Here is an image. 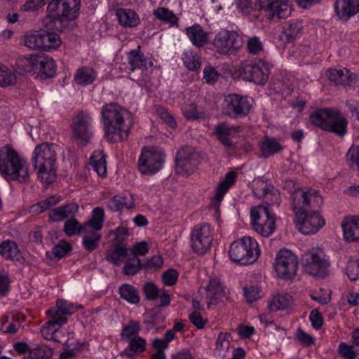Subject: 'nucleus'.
Here are the masks:
<instances>
[{
    "mask_svg": "<svg viewBox=\"0 0 359 359\" xmlns=\"http://www.w3.org/2000/svg\"><path fill=\"white\" fill-rule=\"evenodd\" d=\"M83 306L74 304L73 303L63 299H58L56 302V309H48L46 314H73L76 312L83 313Z\"/></svg>",
    "mask_w": 359,
    "mask_h": 359,
    "instance_id": "nucleus-26",
    "label": "nucleus"
},
{
    "mask_svg": "<svg viewBox=\"0 0 359 359\" xmlns=\"http://www.w3.org/2000/svg\"><path fill=\"white\" fill-rule=\"evenodd\" d=\"M346 159L351 167L356 165L359 170V147H351L346 153Z\"/></svg>",
    "mask_w": 359,
    "mask_h": 359,
    "instance_id": "nucleus-63",
    "label": "nucleus"
},
{
    "mask_svg": "<svg viewBox=\"0 0 359 359\" xmlns=\"http://www.w3.org/2000/svg\"><path fill=\"white\" fill-rule=\"evenodd\" d=\"M60 201V197L51 196L30 207L29 211L33 215H38L56 205Z\"/></svg>",
    "mask_w": 359,
    "mask_h": 359,
    "instance_id": "nucleus-43",
    "label": "nucleus"
},
{
    "mask_svg": "<svg viewBox=\"0 0 359 359\" xmlns=\"http://www.w3.org/2000/svg\"><path fill=\"white\" fill-rule=\"evenodd\" d=\"M346 274L351 281L359 279V259L349 260L346 268Z\"/></svg>",
    "mask_w": 359,
    "mask_h": 359,
    "instance_id": "nucleus-58",
    "label": "nucleus"
},
{
    "mask_svg": "<svg viewBox=\"0 0 359 359\" xmlns=\"http://www.w3.org/2000/svg\"><path fill=\"white\" fill-rule=\"evenodd\" d=\"M92 118L90 114L80 111L73 120V137L81 144L86 143L92 136Z\"/></svg>",
    "mask_w": 359,
    "mask_h": 359,
    "instance_id": "nucleus-20",
    "label": "nucleus"
},
{
    "mask_svg": "<svg viewBox=\"0 0 359 359\" xmlns=\"http://www.w3.org/2000/svg\"><path fill=\"white\" fill-rule=\"evenodd\" d=\"M80 0H52L48 5V15L60 22L75 20L80 10Z\"/></svg>",
    "mask_w": 359,
    "mask_h": 359,
    "instance_id": "nucleus-11",
    "label": "nucleus"
},
{
    "mask_svg": "<svg viewBox=\"0 0 359 359\" xmlns=\"http://www.w3.org/2000/svg\"><path fill=\"white\" fill-rule=\"evenodd\" d=\"M231 334L229 332H220L215 342L216 351L221 356H225L229 349V339Z\"/></svg>",
    "mask_w": 359,
    "mask_h": 359,
    "instance_id": "nucleus-50",
    "label": "nucleus"
},
{
    "mask_svg": "<svg viewBox=\"0 0 359 359\" xmlns=\"http://www.w3.org/2000/svg\"><path fill=\"white\" fill-rule=\"evenodd\" d=\"M134 200L133 195L126 193L122 195L114 196L108 201V208L114 212L118 211L122 208H133L134 207Z\"/></svg>",
    "mask_w": 359,
    "mask_h": 359,
    "instance_id": "nucleus-27",
    "label": "nucleus"
},
{
    "mask_svg": "<svg viewBox=\"0 0 359 359\" xmlns=\"http://www.w3.org/2000/svg\"><path fill=\"white\" fill-rule=\"evenodd\" d=\"M242 38L233 31L222 30L213 40V46L219 54L231 55L242 46Z\"/></svg>",
    "mask_w": 359,
    "mask_h": 359,
    "instance_id": "nucleus-16",
    "label": "nucleus"
},
{
    "mask_svg": "<svg viewBox=\"0 0 359 359\" xmlns=\"http://www.w3.org/2000/svg\"><path fill=\"white\" fill-rule=\"evenodd\" d=\"M53 355V350L46 345H37L29 351L30 359H48Z\"/></svg>",
    "mask_w": 359,
    "mask_h": 359,
    "instance_id": "nucleus-53",
    "label": "nucleus"
},
{
    "mask_svg": "<svg viewBox=\"0 0 359 359\" xmlns=\"http://www.w3.org/2000/svg\"><path fill=\"white\" fill-rule=\"evenodd\" d=\"M198 294L199 299L192 301V306L194 311L191 314H197L198 311L206 312L212 311V307L216 306L226 297L224 288L219 279L217 278H211L208 285L198 289Z\"/></svg>",
    "mask_w": 359,
    "mask_h": 359,
    "instance_id": "nucleus-5",
    "label": "nucleus"
},
{
    "mask_svg": "<svg viewBox=\"0 0 359 359\" xmlns=\"http://www.w3.org/2000/svg\"><path fill=\"white\" fill-rule=\"evenodd\" d=\"M270 65L262 60L257 62L245 61L238 69L240 76L245 81L264 85L269 79Z\"/></svg>",
    "mask_w": 359,
    "mask_h": 359,
    "instance_id": "nucleus-9",
    "label": "nucleus"
},
{
    "mask_svg": "<svg viewBox=\"0 0 359 359\" xmlns=\"http://www.w3.org/2000/svg\"><path fill=\"white\" fill-rule=\"evenodd\" d=\"M252 190L254 196L262 200L261 205L279 206L281 203L280 191L264 177L255 178L252 181Z\"/></svg>",
    "mask_w": 359,
    "mask_h": 359,
    "instance_id": "nucleus-10",
    "label": "nucleus"
},
{
    "mask_svg": "<svg viewBox=\"0 0 359 359\" xmlns=\"http://www.w3.org/2000/svg\"><path fill=\"white\" fill-rule=\"evenodd\" d=\"M288 0H257L259 8L264 11L268 18L276 16L278 18H285L290 14L291 8Z\"/></svg>",
    "mask_w": 359,
    "mask_h": 359,
    "instance_id": "nucleus-21",
    "label": "nucleus"
},
{
    "mask_svg": "<svg viewBox=\"0 0 359 359\" xmlns=\"http://www.w3.org/2000/svg\"><path fill=\"white\" fill-rule=\"evenodd\" d=\"M39 56L31 55L19 60L18 65L25 72H32L38 70Z\"/></svg>",
    "mask_w": 359,
    "mask_h": 359,
    "instance_id": "nucleus-52",
    "label": "nucleus"
},
{
    "mask_svg": "<svg viewBox=\"0 0 359 359\" xmlns=\"http://www.w3.org/2000/svg\"><path fill=\"white\" fill-rule=\"evenodd\" d=\"M156 112L158 117L167 123L170 128L176 127L177 123L175 121L173 116L168 111V110L161 107L156 106Z\"/></svg>",
    "mask_w": 359,
    "mask_h": 359,
    "instance_id": "nucleus-60",
    "label": "nucleus"
},
{
    "mask_svg": "<svg viewBox=\"0 0 359 359\" xmlns=\"http://www.w3.org/2000/svg\"><path fill=\"white\" fill-rule=\"evenodd\" d=\"M121 297L130 304H136L140 301L137 290L132 285L125 284L119 287Z\"/></svg>",
    "mask_w": 359,
    "mask_h": 359,
    "instance_id": "nucleus-46",
    "label": "nucleus"
},
{
    "mask_svg": "<svg viewBox=\"0 0 359 359\" xmlns=\"http://www.w3.org/2000/svg\"><path fill=\"white\" fill-rule=\"evenodd\" d=\"M128 62L130 70L134 72L135 69H140L142 72L147 71L149 67H152L151 60L145 58L138 50H133L129 53Z\"/></svg>",
    "mask_w": 359,
    "mask_h": 359,
    "instance_id": "nucleus-25",
    "label": "nucleus"
},
{
    "mask_svg": "<svg viewBox=\"0 0 359 359\" xmlns=\"http://www.w3.org/2000/svg\"><path fill=\"white\" fill-rule=\"evenodd\" d=\"M191 248L198 255L205 254L212 242V233L210 226L206 223L196 225L190 236Z\"/></svg>",
    "mask_w": 359,
    "mask_h": 359,
    "instance_id": "nucleus-15",
    "label": "nucleus"
},
{
    "mask_svg": "<svg viewBox=\"0 0 359 359\" xmlns=\"http://www.w3.org/2000/svg\"><path fill=\"white\" fill-rule=\"evenodd\" d=\"M165 154L156 149L143 148L138 160V169L142 174L152 175L163 166Z\"/></svg>",
    "mask_w": 359,
    "mask_h": 359,
    "instance_id": "nucleus-13",
    "label": "nucleus"
},
{
    "mask_svg": "<svg viewBox=\"0 0 359 359\" xmlns=\"http://www.w3.org/2000/svg\"><path fill=\"white\" fill-rule=\"evenodd\" d=\"M20 327V320L15 316H5L1 329L6 333H15Z\"/></svg>",
    "mask_w": 359,
    "mask_h": 359,
    "instance_id": "nucleus-51",
    "label": "nucleus"
},
{
    "mask_svg": "<svg viewBox=\"0 0 359 359\" xmlns=\"http://www.w3.org/2000/svg\"><path fill=\"white\" fill-rule=\"evenodd\" d=\"M259 145L262 154L264 157H269L282 149V147L277 140L267 137L260 142Z\"/></svg>",
    "mask_w": 359,
    "mask_h": 359,
    "instance_id": "nucleus-38",
    "label": "nucleus"
},
{
    "mask_svg": "<svg viewBox=\"0 0 359 359\" xmlns=\"http://www.w3.org/2000/svg\"><path fill=\"white\" fill-rule=\"evenodd\" d=\"M16 82L15 74L4 65L0 63V86L5 88L14 86Z\"/></svg>",
    "mask_w": 359,
    "mask_h": 359,
    "instance_id": "nucleus-47",
    "label": "nucleus"
},
{
    "mask_svg": "<svg viewBox=\"0 0 359 359\" xmlns=\"http://www.w3.org/2000/svg\"><path fill=\"white\" fill-rule=\"evenodd\" d=\"M302 263L304 272L321 278L328 274L329 262L322 250L311 248L302 255Z\"/></svg>",
    "mask_w": 359,
    "mask_h": 359,
    "instance_id": "nucleus-7",
    "label": "nucleus"
},
{
    "mask_svg": "<svg viewBox=\"0 0 359 359\" xmlns=\"http://www.w3.org/2000/svg\"><path fill=\"white\" fill-rule=\"evenodd\" d=\"M244 296L248 302H253L259 298L260 289L257 286H248L243 289Z\"/></svg>",
    "mask_w": 359,
    "mask_h": 359,
    "instance_id": "nucleus-64",
    "label": "nucleus"
},
{
    "mask_svg": "<svg viewBox=\"0 0 359 359\" xmlns=\"http://www.w3.org/2000/svg\"><path fill=\"white\" fill-rule=\"evenodd\" d=\"M297 229L303 234H313L325 224L324 219L314 210H293Z\"/></svg>",
    "mask_w": 359,
    "mask_h": 359,
    "instance_id": "nucleus-12",
    "label": "nucleus"
},
{
    "mask_svg": "<svg viewBox=\"0 0 359 359\" xmlns=\"http://www.w3.org/2000/svg\"><path fill=\"white\" fill-rule=\"evenodd\" d=\"M260 252L258 243L250 236H244L232 243L229 251L231 261L241 265L253 264Z\"/></svg>",
    "mask_w": 359,
    "mask_h": 359,
    "instance_id": "nucleus-6",
    "label": "nucleus"
},
{
    "mask_svg": "<svg viewBox=\"0 0 359 359\" xmlns=\"http://www.w3.org/2000/svg\"><path fill=\"white\" fill-rule=\"evenodd\" d=\"M236 175L234 172H229L225 177L222 180L216 188L215 199L217 203H220L224 195L228 191L229 188L233 186L236 182Z\"/></svg>",
    "mask_w": 359,
    "mask_h": 359,
    "instance_id": "nucleus-34",
    "label": "nucleus"
},
{
    "mask_svg": "<svg viewBox=\"0 0 359 359\" xmlns=\"http://www.w3.org/2000/svg\"><path fill=\"white\" fill-rule=\"evenodd\" d=\"M251 108L250 100L238 94H229L224 97V113L231 118L245 116Z\"/></svg>",
    "mask_w": 359,
    "mask_h": 359,
    "instance_id": "nucleus-18",
    "label": "nucleus"
},
{
    "mask_svg": "<svg viewBox=\"0 0 359 359\" xmlns=\"http://www.w3.org/2000/svg\"><path fill=\"white\" fill-rule=\"evenodd\" d=\"M38 70L46 77H53L56 70V65L54 60L48 56H39Z\"/></svg>",
    "mask_w": 359,
    "mask_h": 359,
    "instance_id": "nucleus-42",
    "label": "nucleus"
},
{
    "mask_svg": "<svg viewBox=\"0 0 359 359\" xmlns=\"http://www.w3.org/2000/svg\"><path fill=\"white\" fill-rule=\"evenodd\" d=\"M153 14L157 19L172 25L176 24L178 20L177 17L172 11L164 7H159L155 9L153 11Z\"/></svg>",
    "mask_w": 359,
    "mask_h": 359,
    "instance_id": "nucleus-48",
    "label": "nucleus"
},
{
    "mask_svg": "<svg viewBox=\"0 0 359 359\" xmlns=\"http://www.w3.org/2000/svg\"><path fill=\"white\" fill-rule=\"evenodd\" d=\"M0 254L9 259H18L19 250L13 241H4L0 244Z\"/></svg>",
    "mask_w": 359,
    "mask_h": 359,
    "instance_id": "nucleus-45",
    "label": "nucleus"
},
{
    "mask_svg": "<svg viewBox=\"0 0 359 359\" xmlns=\"http://www.w3.org/2000/svg\"><path fill=\"white\" fill-rule=\"evenodd\" d=\"M292 297L288 294H278L269 302L268 308L271 312L284 310L292 304Z\"/></svg>",
    "mask_w": 359,
    "mask_h": 359,
    "instance_id": "nucleus-29",
    "label": "nucleus"
},
{
    "mask_svg": "<svg viewBox=\"0 0 359 359\" xmlns=\"http://www.w3.org/2000/svg\"><path fill=\"white\" fill-rule=\"evenodd\" d=\"M326 74L330 81L336 85L348 86L351 84L352 76L346 68L329 69Z\"/></svg>",
    "mask_w": 359,
    "mask_h": 359,
    "instance_id": "nucleus-28",
    "label": "nucleus"
},
{
    "mask_svg": "<svg viewBox=\"0 0 359 359\" xmlns=\"http://www.w3.org/2000/svg\"><path fill=\"white\" fill-rule=\"evenodd\" d=\"M140 330V325L137 322L130 321L129 324L122 330L121 334L122 340L128 341L135 337H137V334Z\"/></svg>",
    "mask_w": 359,
    "mask_h": 359,
    "instance_id": "nucleus-57",
    "label": "nucleus"
},
{
    "mask_svg": "<svg viewBox=\"0 0 359 359\" xmlns=\"http://www.w3.org/2000/svg\"><path fill=\"white\" fill-rule=\"evenodd\" d=\"M183 114L188 120H198L203 118V113L199 111L194 104H191L183 109Z\"/></svg>",
    "mask_w": 359,
    "mask_h": 359,
    "instance_id": "nucleus-62",
    "label": "nucleus"
},
{
    "mask_svg": "<svg viewBox=\"0 0 359 359\" xmlns=\"http://www.w3.org/2000/svg\"><path fill=\"white\" fill-rule=\"evenodd\" d=\"M42 29L27 32L23 36L24 45L31 50H42Z\"/></svg>",
    "mask_w": 359,
    "mask_h": 359,
    "instance_id": "nucleus-33",
    "label": "nucleus"
},
{
    "mask_svg": "<svg viewBox=\"0 0 359 359\" xmlns=\"http://www.w3.org/2000/svg\"><path fill=\"white\" fill-rule=\"evenodd\" d=\"M60 150L58 145L48 142L37 145L34 150L32 165L38 178L45 184H51L56 179V160Z\"/></svg>",
    "mask_w": 359,
    "mask_h": 359,
    "instance_id": "nucleus-2",
    "label": "nucleus"
},
{
    "mask_svg": "<svg viewBox=\"0 0 359 359\" xmlns=\"http://www.w3.org/2000/svg\"><path fill=\"white\" fill-rule=\"evenodd\" d=\"M198 163L197 152L192 147H183L177 153L176 172L182 175H190L196 170Z\"/></svg>",
    "mask_w": 359,
    "mask_h": 359,
    "instance_id": "nucleus-17",
    "label": "nucleus"
},
{
    "mask_svg": "<svg viewBox=\"0 0 359 359\" xmlns=\"http://www.w3.org/2000/svg\"><path fill=\"white\" fill-rule=\"evenodd\" d=\"M334 10L339 18L348 19L359 12V0H336Z\"/></svg>",
    "mask_w": 359,
    "mask_h": 359,
    "instance_id": "nucleus-22",
    "label": "nucleus"
},
{
    "mask_svg": "<svg viewBox=\"0 0 359 359\" xmlns=\"http://www.w3.org/2000/svg\"><path fill=\"white\" fill-rule=\"evenodd\" d=\"M302 28V26L300 21L290 22L284 26L280 39L285 40L287 42L292 41L297 38Z\"/></svg>",
    "mask_w": 359,
    "mask_h": 359,
    "instance_id": "nucleus-40",
    "label": "nucleus"
},
{
    "mask_svg": "<svg viewBox=\"0 0 359 359\" xmlns=\"http://www.w3.org/2000/svg\"><path fill=\"white\" fill-rule=\"evenodd\" d=\"M90 163L99 176H105L107 173V163L105 156L102 151L94 152L90 158Z\"/></svg>",
    "mask_w": 359,
    "mask_h": 359,
    "instance_id": "nucleus-39",
    "label": "nucleus"
},
{
    "mask_svg": "<svg viewBox=\"0 0 359 359\" xmlns=\"http://www.w3.org/2000/svg\"><path fill=\"white\" fill-rule=\"evenodd\" d=\"M42 50L50 51L58 48L61 40L58 34L42 29Z\"/></svg>",
    "mask_w": 359,
    "mask_h": 359,
    "instance_id": "nucleus-37",
    "label": "nucleus"
},
{
    "mask_svg": "<svg viewBox=\"0 0 359 359\" xmlns=\"http://www.w3.org/2000/svg\"><path fill=\"white\" fill-rule=\"evenodd\" d=\"M341 227L345 241H359V217H346L341 222Z\"/></svg>",
    "mask_w": 359,
    "mask_h": 359,
    "instance_id": "nucleus-23",
    "label": "nucleus"
},
{
    "mask_svg": "<svg viewBox=\"0 0 359 359\" xmlns=\"http://www.w3.org/2000/svg\"><path fill=\"white\" fill-rule=\"evenodd\" d=\"M182 60L187 68L191 71H196L201 67L199 57L191 50L184 53Z\"/></svg>",
    "mask_w": 359,
    "mask_h": 359,
    "instance_id": "nucleus-49",
    "label": "nucleus"
},
{
    "mask_svg": "<svg viewBox=\"0 0 359 359\" xmlns=\"http://www.w3.org/2000/svg\"><path fill=\"white\" fill-rule=\"evenodd\" d=\"M0 173L8 181L25 183L29 180V167L26 160L8 144L0 148Z\"/></svg>",
    "mask_w": 359,
    "mask_h": 359,
    "instance_id": "nucleus-3",
    "label": "nucleus"
},
{
    "mask_svg": "<svg viewBox=\"0 0 359 359\" xmlns=\"http://www.w3.org/2000/svg\"><path fill=\"white\" fill-rule=\"evenodd\" d=\"M187 35L193 45L198 48L204 46L208 41V32L202 27L195 24L187 28Z\"/></svg>",
    "mask_w": 359,
    "mask_h": 359,
    "instance_id": "nucleus-24",
    "label": "nucleus"
},
{
    "mask_svg": "<svg viewBox=\"0 0 359 359\" xmlns=\"http://www.w3.org/2000/svg\"><path fill=\"white\" fill-rule=\"evenodd\" d=\"M83 224L80 225L75 218L68 219L64 224V231L68 236H72L81 232H83Z\"/></svg>",
    "mask_w": 359,
    "mask_h": 359,
    "instance_id": "nucleus-55",
    "label": "nucleus"
},
{
    "mask_svg": "<svg viewBox=\"0 0 359 359\" xmlns=\"http://www.w3.org/2000/svg\"><path fill=\"white\" fill-rule=\"evenodd\" d=\"M310 120L313 125L318 128L339 136H344L347 133L348 122L337 109H318L311 114Z\"/></svg>",
    "mask_w": 359,
    "mask_h": 359,
    "instance_id": "nucleus-4",
    "label": "nucleus"
},
{
    "mask_svg": "<svg viewBox=\"0 0 359 359\" xmlns=\"http://www.w3.org/2000/svg\"><path fill=\"white\" fill-rule=\"evenodd\" d=\"M239 130V127L231 126L227 123H222L215 127V133L217 137L224 146H231L230 137Z\"/></svg>",
    "mask_w": 359,
    "mask_h": 359,
    "instance_id": "nucleus-30",
    "label": "nucleus"
},
{
    "mask_svg": "<svg viewBox=\"0 0 359 359\" xmlns=\"http://www.w3.org/2000/svg\"><path fill=\"white\" fill-rule=\"evenodd\" d=\"M95 72L88 67L79 69L74 75V79L76 83L79 85L86 86L90 84L96 78Z\"/></svg>",
    "mask_w": 359,
    "mask_h": 359,
    "instance_id": "nucleus-41",
    "label": "nucleus"
},
{
    "mask_svg": "<svg viewBox=\"0 0 359 359\" xmlns=\"http://www.w3.org/2000/svg\"><path fill=\"white\" fill-rule=\"evenodd\" d=\"M116 13L120 24L124 27H134L140 22L138 15L131 9L118 8Z\"/></svg>",
    "mask_w": 359,
    "mask_h": 359,
    "instance_id": "nucleus-32",
    "label": "nucleus"
},
{
    "mask_svg": "<svg viewBox=\"0 0 359 359\" xmlns=\"http://www.w3.org/2000/svg\"><path fill=\"white\" fill-rule=\"evenodd\" d=\"M128 346L120 353L121 356L126 355L133 358L135 354L142 353L145 350L146 340L140 337H135L128 340Z\"/></svg>",
    "mask_w": 359,
    "mask_h": 359,
    "instance_id": "nucleus-36",
    "label": "nucleus"
},
{
    "mask_svg": "<svg viewBox=\"0 0 359 359\" xmlns=\"http://www.w3.org/2000/svg\"><path fill=\"white\" fill-rule=\"evenodd\" d=\"M253 229L264 237H269L276 229V217L264 205H258L250 210Z\"/></svg>",
    "mask_w": 359,
    "mask_h": 359,
    "instance_id": "nucleus-8",
    "label": "nucleus"
},
{
    "mask_svg": "<svg viewBox=\"0 0 359 359\" xmlns=\"http://www.w3.org/2000/svg\"><path fill=\"white\" fill-rule=\"evenodd\" d=\"M104 210L101 208H95L92 213L91 219L83 224L84 229H93L94 230H100L104 222Z\"/></svg>",
    "mask_w": 359,
    "mask_h": 359,
    "instance_id": "nucleus-44",
    "label": "nucleus"
},
{
    "mask_svg": "<svg viewBox=\"0 0 359 359\" xmlns=\"http://www.w3.org/2000/svg\"><path fill=\"white\" fill-rule=\"evenodd\" d=\"M292 201V210H312L323 203V198L314 189H309L307 191H302L297 193Z\"/></svg>",
    "mask_w": 359,
    "mask_h": 359,
    "instance_id": "nucleus-19",
    "label": "nucleus"
},
{
    "mask_svg": "<svg viewBox=\"0 0 359 359\" xmlns=\"http://www.w3.org/2000/svg\"><path fill=\"white\" fill-rule=\"evenodd\" d=\"M142 268L143 264L141 263V260L137 257H133L127 259V262L123 267V272L126 275H135Z\"/></svg>",
    "mask_w": 359,
    "mask_h": 359,
    "instance_id": "nucleus-56",
    "label": "nucleus"
},
{
    "mask_svg": "<svg viewBox=\"0 0 359 359\" xmlns=\"http://www.w3.org/2000/svg\"><path fill=\"white\" fill-rule=\"evenodd\" d=\"M105 137L110 142L126 140L131 127L130 114L116 103L102 107L101 110Z\"/></svg>",
    "mask_w": 359,
    "mask_h": 359,
    "instance_id": "nucleus-1",
    "label": "nucleus"
},
{
    "mask_svg": "<svg viewBox=\"0 0 359 359\" xmlns=\"http://www.w3.org/2000/svg\"><path fill=\"white\" fill-rule=\"evenodd\" d=\"M297 267V258L292 251L282 249L277 253L274 269L279 278L286 280L294 278Z\"/></svg>",
    "mask_w": 359,
    "mask_h": 359,
    "instance_id": "nucleus-14",
    "label": "nucleus"
},
{
    "mask_svg": "<svg viewBox=\"0 0 359 359\" xmlns=\"http://www.w3.org/2000/svg\"><path fill=\"white\" fill-rule=\"evenodd\" d=\"M130 255V248H127L125 245L116 244L114 247L108 250L107 259L116 266H119L123 259Z\"/></svg>",
    "mask_w": 359,
    "mask_h": 359,
    "instance_id": "nucleus-31",
    "label": "nucleus"
},
{
    "mask_svg": "<svg viewBox=\"0 0 359 359\" xmlns=\"http://www.w3.org/2000/svg\"><path fill=\"white\" fill-rule=\"evenodd\" d=\"M294 337L298 341L305 346H310L314 344L315 339L310 334L305 332L301 327H298Z\"/></svg>",
    "mask_w": 359,
    "mask_h": 359,
    "instance_id": "nucleus-61",
    "label": "nucleus"
},
{
    "mask_svg": "<svg viewBox=\"0 0 359 359\" xmlns=\"http://www.w3.org/2000/svg\"><path fill=\"white\" fill-rule=\"evenodd\" d=\"M353 348L355 347L353 344L348 345L346 343L341 342L338 347L339 354L345 359H355L358 353L353 350Z\"/></svg>",
    "mask_w": 359,
    "mask_h": 359,
    "instance_id": "nucleus-59",
    "label": "nucleus"
},
{
    "mask_svg": "<svg viewBox=\"0 0 359 359\" xmlns=\"http://www.w3.org/2000/svg\"><path fill=\"white\" fill-rule=\"evenodd\" d=\"M67 323L66 316H49L48 321L46 323L47 329L52 332H56L60 327Z\"/></svg>",
    "mask_w": 359,
    "mask_h": 359,
    "instance_id": "nucleus-54",
    "label": "nucleus"
},
{
    "mask_svg": "<svg viewBox=\"0 0 359 359\" xmlns=\"http://www.w3.org/2000/svg\"><path fill=\"white\" fill-rule=\"evenodd\" d=\"M82 244L84 248L92 252L95 250L101 239V235L98 233V230L93 229H84Z\"/></svg>",
    "mask_w": 359,
    "mask_h": 359,
    "instance_id": "nucleus-35",
    "label": "nucleus"
}]
</instances>
